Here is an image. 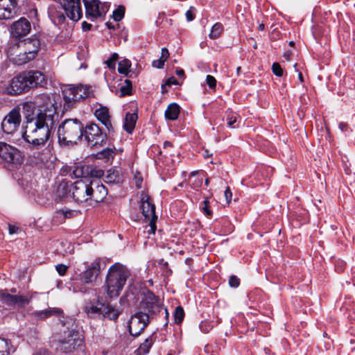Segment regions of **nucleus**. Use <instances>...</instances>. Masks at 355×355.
I'll return each mask as SVG.
<instances>
[{
    "mask_svg": "<svg viewBox=\"0 0 355 355\" xmlns=\"http://www.w3.org/2000/svg\"><path fill=\"white\" fill-rule=\"evenodd\" d=\"M202 179H198L191 184V187L193 189L198 188L202 185Z\"/></svg>",
    "mask_w": 355,
    "mask_h": 355,
    "instance_id": "603ef678",
    "label": "nucleus"
},
{
    "mask_svg": "<svg viewBox=\"0 0 355 355\" xmlns=\"http://www.w3.org/2000/svg\"><path fill=\"white\" fill-rule=\"evenodd\" d=\"M101 259H96L90 263L87 268L80 275V280L85 284H93L101 273Z\"/></svg>",
    "mask_w": 355,
    "mask_h": 355,
    "instance_id": "a211bd4d",
    "label": "nucleus"
},
{
    "mask_svg": "<svg viewBox=\"0 0 355 355\" xmlns=\"http://www.w3.org/2000/svg\"><path fill=\"white\" fill-rule=\"evenodd\" d=\"M0 157L8 163L18 164L22 161L21 153L16 148L0 141Z\"/></svg>",
    "mask_w": 355,
    "mask_h": 355,
    "instance_id": "4468645a",
    "label": "nucleus"
},
{
    "mask_svg": "<svg viewBox=\"0 0 355 355\" xmlns=\"http://www.w3.org/2000/svg\"><path fill=\"white\" fill-rule=\"evenodd\" d=\"M132 83L130 80L125 79L123 85L119 88V92H116L119 96H124L131 94Z\"/></svg>",
    "mask_w": 355,
    "mask_h": 355,
    "instance_id": "473e14b6",
    "label": "nucleus"
},
{
    "mask_svg": "<svg viewBox=\"0 0 355 355\" xmlns=\"http://www.w3.org/2000/svg\"><path fill=\"white\" fill-rule=\"evenodd\" d=\"M49 16L55 25H60L65 21V16L61 10H58L54 7L49 8Z\"/></svg>",
    "mask_w": 355,
    "mask_h": 355,
    "instance_id": "a878e982",
    "label": "nucleus"
},
{
    "mask_svg": "<svg viewBox=\"0 0 355 355\" xmlns=\"http://www.w3.org/2000/svg\"><path fill=\"white\" fill-rule=\"evenodd\" d=\"M96 117L106 127L110 132L112 129L109 110L106 107H101L95 111Z\"/></svg>",
    "mask_w": 355,
    "mask_h": 355,
    "instance_id": "393cba45",
    "label": "nucleus"
},
{
    "mask_svg": "<svg viewBox=\"0 0 355 355\" xmlns=\"http://www.w3.org/2000/svg\"><path fill=\"white\" fill-rule=\"evenodd\" d=\"M83 135H85L88 145L92 148L102 146L107 139L106 134L103 133L101 129L94 123H91L84 128Z\"/></svg>",
    "mask_w": 355,
    "mask_h": 355,
    "instance_id": "6e6552de",
    "label": "nucleus"
},
{
    "mask_svg": "<svg viewBox=\"0 0 355 355\" xmlns=\"http://www.w3.org/2000/svg\"><path fill=\"white\" fill-rule=\"evenodd\" d=\"M240 284L239 279L235 275H231L229 279V284L230 286L236 288Z\"/></svg>",
    "mask_w": 355,
    "mask_h": 355,
    "instance_id": "37998d69",
    "label": "nucleus"
},
{
    "mask_svg": "<svg viewBox=\"0 0 355 355\" xmlns=\"http://www.w3.org/2000/svg\"><path fill=\"white\" fill-rule=\"evenodd\" d=\"M211 155V154H209V153H208V150H205V152L203 153V156H204L205 157H210Z\"/></svg>",
    "mask_w": 355,
    "mask_h": 355,
    "instance_id": "774afa93",
    "label": "nucleus"
},
{
    "mask_svg": "<svg viewBox=\"0 0 355 355\" xmlns=\"http://www.w3.org/2000/svg\"><path fill=\"white\" fill-rule=\"evenodd\" d=\"M137 120V114L136 113H127L125 115L123 128L128 132L132 133Z\"/></svg>",
    "mask_w": 355,
    "mask_h": 355,
    "instance_id": "bb28decb",
    "label": "nucleus"
},
{
    "mask_svg": "<svg viewBox=\"0 0 355 355\" xmlns=\"http://www.w3.org/2000/svg\"><path fill=\"white\" fill-rule=\"evenodd\" d=\"M169 56V53L167 49L163 48L162 49V55L159 58L163 60L164 62L167 60L168 57Z\"/></svg>",
    "mask_w": 355,
    "mask_h": 355,
    "instance_id": "3c124183",
    "label": "nucleus"
},
{
    "mask_svg": "<svg viewBox=\"0 0 355 355\" xmlns=\"http://www.w3.org/2000/svg\"><path fill=\"white\" fill-rule=\"evenodd\" d=\"M73 291L74 292H78V291H80V292H85V288L84 287H80L79 288L78 286L77 285V283L75 282L73 284Z\"/></svg>",
    "mask_w": 355,
    "mask_h": 355,
    "instance_id": "4d7b16f0",
    "label": "nucleus"
},
{
    "mask_svg": "<svg viewBox=\"0 0 355 355\" xmlns=\"http://www.w3.org/2000/svg\"><path fill=\"white\" fill-rule=\"evenodd\" d=\"M118 65V71L121 74L128 76V73L130 72V68L131 67L130 61L128 59H123L119 62Z\"/></svg>",
    "mask_w": 355,
    "mask_h": 355,
    "instance_id": "72a5a7b5",
    "label": "nucleus"
},
{
    "mask_svg": "<svg viewBox=\"0 0 355 355\" xmlns=\"http://www.w3.org/2000/svg\"><path fill=\"white\" fill-rule=\"evenodd\" d=\"M110 58L112 60V61H114V62H116V60H118V58H119V55H118L116 53H114L111 55V57H110Z\"/></svg>",
    "mask_w": 355,
    "mask_h": 355,
    "instance_id": "680f3d73",
    "label": "nucleus"
},
{
    "mask_svg": "<svg viewBox=\"0 0 355 355\" xmlns=\"http://www.w3.org/2000/svg\"><path fill=\"white\" fill-rule=\"evenodd\" d=\"M347 125L346 123H343V122H341V123H340V124H339V128H340V129L342 131L345 130H346V128H347Z\"/></svg>",
    "mask_w": 355,
    "mask_h": 355,
    "instance_id": "e2e57ef3",
    "label": "nucleus"
},
{
    "mask_svg": "<svg viewBox=\"0 0 355 355\" xmlns=\"http://www.w3.org/2000/svg\"><path fill=\"white\" fill-rule=\"evenodd\" d=\"M291 53L290 52H286L284 54V57L285 58L286 60H290V58H291Z\"/></svg>",
    "mask_w": 355,
    "mask_h": 355,
    "instance_id": "69168bd1",
    "label": "nucleus"
},
{
    "mask_svg": "<svg viewBox=\"0 0 355 355\" xmlns=\"http://www.w3.org/2000/svg\"><path fill=\"white\" fill-rule=\"evenodd\" d=\"M201 209H202V211H203L204 214H205L207 216H208V217L211 216L212 211L210 209L209 202L208 198L205 199V200L202 202Z\"/></svg>",
    "mask_w": 355,
    "mask_h": 355,
    "instance_id": "ea45409f",
    "label": "nucleus"
},
{
    "mask_svg": "<svg viewBox=\"0 0 355 355\" xmlns=\"http://www.w3.org/2000/svg\"><path fill=\"white\" fill-rule=\"evenodd\" d=\"M89 178H83L74 183L62 181L58 187V192L62 196H71L75 201L85 202L88 201Z\"/></svg>",
    "mask_w": 355,
    "mask_h": 355,
    "instance_id": "20e7f679",
    "label": "nucleus"
},
{
    "mask_svg": "<svg viewBox=\"0 0 355 355\" xmlns=\"http://www.w3.org/2000/svg\"><path fill=\"white\" fill-rule=\"evenodd\" d=\"M21 121L19 109L14 108L4 117L1 128L6 134H13L19 128Z\"/></svg>",
    "mask_w": 355,
    "mask_h": 355,
    "instance_id": "f8f14e48",
    "label": "nucleus"
},
{
    "mask_svg": "<svg viewBox=\"0 0 355 355\" xmlns=\"http://www.w3.org/2000/svg\"><path fill=\"white\" fill-rule=\"evenodd\" d=\"M206 81L210 88H214L216 87V80L214 76L211 75H207L206 78Z\"/></svg>",
    "mask_w": 355,
    "mask_h": 355,
    "instance_id": "c03bdc74",
    "label": "nucleus"
},
{
    "mask_svg": "<svg viewBox=\"0 0 355 355\" xmlns=\"http://www.w3.org/2000/svg\"><path fill=\"white\" fill-rule=\"evenodd\" d=\"M0 301L9 309L22 308L30 302L28 295H12L8 290L0 291Z\"/></svg>",
    "mask_w": 355,
    "mask_h": 355,
    "instance_id": "9d476101",
    "label": "nucleus"
},
{
    "mask_svg": "<svg viewBox=\"0 0 355 355\" xmlns=\"http://www.w3.org/2000/svg\"><path fill=\"white\" fill-rule=\"evenodd\" d=\"M238 119V115L236 114L232 113H228L227 114L226 121H227V125L228 127L231 128H237V126L234 125V124L236 123Z\"/></svg>",
    "mask_w": 355,
    "mask_h": 355,
    "instance_id": "4c0bfd02",
    "label": "nucleus"
},
{
    "mask_svg": "<svg viewBox=\"0 0 355 355\" xmlns=\"http://www.w3.org/2000/svg\"><path fill=\"white\" fill-rule=\"evenodd\" d=\"M184 317V309L181 306H177L174 312V318L176 324L182 322Z\"/></svg>",
    "mask_w": 355,
    "mask_h": 355,
    "instance_id": "e433bc0d",
    "label": "nucleus"
},
{
    "mask_svg": "<svg viewBox=\"0 0 355 355\" xmlns=\"http://www.w3.org/2000/svg\"><path fill=\"white\" fill-rule=\"evenodd\" d=\"M82 27H83V29L85 31H89L92 28V24H88L87 22L86 21H83V24H82Z\"/></svg>",
    "mask_w": 355,
    "mask_h": 355,
    "instance_id": "13d9d810",
    "label": "nucleus"
},
{
    "mask_svg": "<svg viewBox=\"0 0 355 355\" xmlns=\"http://www.w3.org/2000/svg\"><path fill=\"white\" fill-rule=\"evenodd\" d=\"M110 58L112 60V61H114V62H116V60H118V58H119V55H118L116 53H114L111 55V57H110Z\"/></svg>",
    "mask_w": 355,
    "mask_h": 355,
    "instance_id": "052dcab7",
    "label": "nucleus"
},
{
    "mask_svg": "<svg viewBox=\"0 0 355 355\" xmlns=\"http://www.w3.org/2000/svg\"><path fill=\"white\" fill-rule=\"evenodd\" d=\"M125 13V8L123 6H119L117 9H116L113 12V19L116 21H119L123 17Z\"/></svg>",
    "mask_w": 355,
    "mask_h": 355,
    "instance_id": "58836bf2",
    "label": "nucleus"
},
{
    "mask_svg": "<svg viewBox=\"0 0 355 355\" xmlns=\"http://www.w3.org/2000/svg\"><path fill=\"white\" fill-rule=\"evenodd\" d=\"M162 304L153 292L147 291L144 293L141 302V308L147 311L149 313L156 314L162 309Z\"/></svg>",
    "mask_w": 355,
    "mask_h": 355,
    "instance_id": "6ab92c4d",
    "label": "nucleus"
},
{
    "mask_svg": "<svg viewBox=\"0 0 355 355\" xmlns=\"http://www.w3.org/2000/svg\"><path fill=\"white\" fill-rule=\"evenodd\" d=\"M12 348V345L9 340L0 338V355H10V352L14 351Z\"/></svg>",
    "mask_w": 355,
    "mask_h": 355,
    "instance_id": "2f4dec72",
    "label": "nucleus"
},
{
    "mask_svg": "<svg viewBox=\"0 0 355 355\" xmlns=\"http://www.w3.org/2000/svg\"><path fill=\"white\" fill-rule=\"evenodd\" d=\"M55 268L59 275H64L66 273L68 267L64 264L60 263L58 264L55 266Z\"/></svg>",
    "mask_w": 355,
    "mask_h": 355,
    "instance_id": "a18cd8bd",
    "label": "nucleus"
},
{
    "mask_svg": "<svg viewBox=\"0 0 355 355\" xmlns=\"http://www.w3.org/2000/svg\"><path fill=\"white\" fill-rule=\"evenodd\" d=\"M164 62H165L163 60L159 58L153 62V67L157 69H162L164 67Z\"/></svg>",
    "mask_w": 355,
    "mask_h": 355,
    "instance_id": "de8ad7c7",
    "label": "nucleus"
},
{
    "mask_svg": "<svg viewBox=\"0 0 355 355\" xmlns=\"http://www.w3.org/2000/svg\"><path fill=\"white\" fill-rule=\"evenodd\" d=\"M33 355H48V352L46 350H39L36 352Z\"/></svg>",
    "mask_w": 355,
    "mask_h": 355,
    "instance_id": "bf43d9fd",
    "label": "nucleus"
},
{
    "mask_svg": "<svg viewBox=\"0 0 355 355\" xmlns=\"http://www.w3.org/2000/svg\"><path fill=\"white\" fill-rule=\"evenodd\" d=\"M112 153V151L110 149L106 148V149H104L103 150H102L99 153V156L101 157H109V156L110 155V154Z\"/></svg>",
    "mask_w": 355,
    "mask_h": 355,
    "instance_id": "8fccbe9b",
    "label": "nucleus"
},
{
    "mask_svg": "<svg viewBox=\"0 0 355 355\" xmlns=\"http://www.w3.org/2000/svg\"><path fill=\"white\" fill-rule=\"evenodd\" d=\"M62 94L64 100V107L71 108L74 104L84 98L90 96L92 94L91 87L87 85H66L62 89Z\"/></svg>",
    "mask_w": 355,
    "mask_h": 355,
    "instance_id": "39448f33",
    "label": "nucleus"
},
{
    "mask_svg": "<svg viewBox=\"0 0 355 355\" xmlns=\"http://www.w3.org/2000/svg\"><path fill=\"white\" fill-rule=\"evenodd\" d=\"M105 182L109 184H120L122 182V178L118 171L110 169L107 171Z\"/></svg>",
    "mask_w": 355,
    "mask_h": 355,
    "instance_id": "c756f323",
    "label": "nucleus"
},
{
    "mask_svg": "<svg viewBox=\"0 0 355 355\" xmlns=\"http://www.w3.org/2000/svg\"><path fill=\"white\" fill-rule=\"evenodd\" d=\"M160 268L163 270V274L166 276L170 275L171 274V270L168 268V264L167 262L164 261V259H160L158 262Z\"/></svg>",
    "mask_w": 355,
    "mask_h": 355,
    "instance_id": "a19ab883",
    "label": "nucleus"
},
{
    "mask_svg": "<svg viewBox=\"0 0 355 355\" xmlns=\"http://www.w3.org/2000/svg\"><path fill=\"white\" fill-rule=\"evenodd\" d=\"M176 74L178 76H183L184 75V71L183 69H177L176 71Z\"/></svg>",
    "mask_w": 355,
    "mask_h": 355,
    "instance_id": "0e129e2a",
    "label": "nucleus"
},
{
    "mask_svg": "<svg viewBox=\"0 0 355 355\" xmlns=\"http://www.w3.org/2000/svg\"><path fill=\"white\" fill-rule=\"evenodd\" d=\"M85 4L86 15L91 19H97L102 15H105L108 10V5L106 3H102L98 0H83Z\"/></svg>",
    "mask_w": 355,
    "mask_h": 355,
    "instance_id": "2eb2a0df",
    "label": "nucleus"
},
{
    "mask_svg": "<svg viewBox=\"0 0 355 355\" xmlns=\"http://www.w3.org/2000/svg\"><path fill=\"white\" fill-rule=\"evenodd\" d=\"M272 71L277 76L281 77L283 75V70L278 62H275L272 64Z\"/></svg>",
    "mask_w": 355,
    "mask_h": 355,
    "instance_id": "79ce46f5",
    "label": "nucleus"
},
{
    "mask_svg": "<svg viewBox=\"0 0 355 355\" xmlns=\"http://www.w3.org/2000/svg\"><path fill=\"white\" fill-rule=\"evenodd\" d=\"M165 117L168 120L174 121L180 114V106L176 103H171L165 111Z\"/></svg>",
    "mask_w": 355,
    "mask_h": 355,
    "instance_id": "c85d7f7f",
    "label": "nucleus"
},
{
    "mask_svg": "<svg viewBox=\"0 0 355 355\" xmlns=\"http://www.w3.org/2000/svg\"><path fill=\"white\" fill-rule=\"evenodd\" d=\"M128 276V269L119 263H114L109 268L105 279V287L107 293L110 297L119 295Z\"/></svg>",
    "mask_w": 355,
    "mask_h": 355,
    "instance_id": "f03ea898",
    "label": "nucleus"
},
{
    "mask_svg": "<svg viewBox=\"0 0 355 355\" xmlns=\"http://www.w3.org/2000/svg\"><path fill=\"white\" fill-rule=\"evenodd\" d=\"M10 95L20 94L29 90L24 72L13 77L6 87Z\"/></svg>",
    "mask_w": 355,
    "mask_h": 355,
    "instance_id": "dca6fc26",
    "label": "nucleus"
},
{
    "mask_svg": "<svg viewBox=\"0 0 355 355\" xmlns=\"http://www.w3.org/2000/svg\"><path fill=\"white\" fill-rule=\"evenodd\" d=\"M17 0H0V19H10L17 14Z\"/></svg>",
    "mask_w": 355,
    "mask_h": 355,
    "instance_id": "4be33fe9",
    "label": "nucleus"
},
{
    "mask_svg": "<svg viewBox=\"0 0 355 355\" xmlns=\"http://www.w3.org/2000/svg\"><path fill=\"white\" fill-rule=\"evenodd\" d=\"M60 313H62V311L59 309H50L40 311H35L33 313V315L37 320H44L53 315H59Z\"/></svg>",
    "mask_w": 355,
    "mask_h": 355,
    "instance_id": "cd10ccee",
    "label": "nucleus"
},
{
    "mask_svg": "<svg viewBox=\"0 0 355 355\" xmlns=\"http://www.w3.org/2000/svg\"><path fill=\"white\" fill-rule=\"evenodd\" d=\"M106 26H107V27L109 29H114V25H112V24L111 22H110V21H107V22L106 23Z\"/></svg>",
    "mask_w": 355,
    "mask_h": 355,
    "instance_id": "338daca9",
    "label": "nucleus"
},
{
    "mask_svg": "<svg viewBox=\"0 0 355 355\" xmlns=\"http://www.w3.org/2000/svg\"><path fill=\"white\" fill-rule=\"evenodd\" d=\"M232 193L230 191V189L227 187L225 191V197L227 204H230L232 199Z\"/></svg>",
    "mask_w": 355,
    "mask_h": 355,
    "instance_id": "09e8293b",
    "label": "nucleus"
},
{
    "mask_svg": "<svg viewBox=\"0 0 355 355\" xmlns=\"http://www.w3.org/2000/svg\"><path fill=\"white\" fill-rule=\"evenodd\" d=\"M57 343V350L71 353L83 345V338L78 331L67 329L60 335Z\"/></svg>",
    "mask_w": 355,
    "mask_h": 355,
    "instance_id": "423d86ee",
    "label": "nucleus"
},
{
    "mask_svg": "<svg viewBox=\"0 0 355 355\" xmlns=\"http://www.w3.org/2000/svg\"><path fill=\"white\" fill-rule=\"evenodd\" d=\"M194 10H195V8L193 7H191L190 9L187 11L186 17H187V21H191L193 20V19L195 17L194 12H193Z\"/></svg>",
    "mask_w": 355,
    "mask_h": 355,
    "instance_id": "49530a36",
    "label": "nucleus"
},
{
    "mask_svg": "<svg viewBox=\"0 0 355 355\" xmlns=\"http://www.w3.org/2000/svg\"><path fill=\"white\" fill-rule=\"evenodd\" d=\"M18 229L19 228L17 227L9 225V226H8L9 234H13L16 233L17 232Z\"/></svg>",
    "mask_w": 355,
    "mask_h": 355,
    "instance_id": "6e6d98bb",
    "label": "nucleus"
},
{
    "mask_svg": "<svg viewBox=\"0 0 355 355\" xmlns=\"http://www.w3.org/2000/svg\"><path fill=\"white\" fill-rule=\"evenodd\" d=\"M84 125L77 119H65L58 129V142L60 145H73L83 136Z\"/></svg>",
    "mask_w": 355,
    "mask_h": 355,
    "instance_id": "7ed1b4c3",
    "label": "nucleus"
},
{
    "mask_svg": "<svg viewBox=\"0 0 355 355\" xmlns=\"http://www.w3.org/2000/svg\"><path fill=\"white\" fill-rule=\"evenodd\" d=\"M140 207L144 217V220L148 223V230H147L148 233L154 234L156 230L155 223L157 218L155 214V205L149 201L148 197L145 196L141 199Z\"/></svg>",
    "mask_w": 355,
    "mask_h": 355,
    "instance_id": "1a4fd4ad",
    "label": "nucleus"
},
{
    "mask_svg": "<svg viewBox=\"0 0 355 355\" xmlns=\"http://www.w3.org/2000/svg\"><path fill=\"white\" fill-rule=\"evenodd\" d=\"M31 29V25L28 20L24 17L15 21L10 27L11 35L16 38L28 35Z\"/></svg>",
    "mask_w": 355,
    "mask_h": 355,
    "instance_id": "412c9836",
    "label": "nucleus"
},
{
    "mask_svg": "<svg viewBox=\"0 0 355 355\" xmlns=\"http://www.w3.org/2000/svg\"><path fill=\"white\" fill-rule=\"evenodd\" d=\"M177 84H178V81L174 77H171V78H168L166 82V85H169V86H171L172 85H177Z\"/></svg>",
    "mask_w": 355,
    "mask_h": 355,
    "instance_id": "864d4df0",
    "label": "nucleus"
},
{
    "mask_svg": "<svg viewBox=\"0 0 355 355\" xmlns=\"http://www.w3.org/2000/svg\"><path fill=\"white\" fill-rule=\"evenodd\" d=\"M149 321L147 313L139 311L132 315L129 321V331L132 336H137L144 330Z\"/></svg>",
    "mask_w": 355,
    "mask_h": 355,
    "instance_id": "9b49d317",
    "label": "nucleus"
},
{
    "mask_svg": "<svg viewBox=\"0 0 355 355\" xmlns=\"http://www.w3.org/2000/svg\"><path fill=\"white\" fill-rule=\"evenodd\" d=\"M76 177L83 178H101L104 175V171L98 166L94 165H83L76 167L73 171Z\"/></svg>",
    "mask_w": 355,
    "mask_h": 355,
    "instance_id": "aec40b11",
    "label": "nucleus"
},
{
    "mask_svg": "<svg viewBox=\"0 0 355 355\" xmlns=\"http://www.w3.org/2000/svg\"><path fill=\"white\" fill-rule=\"evenodd\" d=\"M89 198L90 204L103 201L107 195V189L98 179H89Z\"/></svg>",
    "mask_w": 355,
    "mask_h": 355,
    "instance_id": "ddd939ff",
    "label": "nucleus"
},
{
    "mask_svg": "<svg viewBox=\"0 0 355 355\" xmlns=\"http://www.w3.org/2000/svg\"><path fill=\"white\" fill-rule=\"evenodd\" d=\"M60 4L70 19L77 21L81 18L80 0H62Z\"/></svg>",
    "mask_w": 355,
    "mask_h": 355,
    "instance_id": "f3484780",
    "label": "nucleus"
},
{
    "mask_svg": "<svg viewBox=\"0 0 355 355\" xmlns=\"http://www.w3.org/2000/svg\"><path fill=\"white\" fill-rule=\"evenodd\" d=\"M40 44V40L36 37H33L19 44V47L20 50H23L24 52L28 53L29 55V58H33L34 59L37 54Z\"/></svg>",
    "mask_w": 355,
    "mask_h": 355,
    "instance_id": "b1692460",
    "label": "nucleus"
},
{
    "mask_svg": "<svg viewBox=\"0 0 355 355\" xmlns=\"http://www.w3.org/2000/svg\"><path fill=\"white\" fill-rule=\"evenodd\" d=\"M33 60V58H29V55L23 50H20V52L12 58V62L17 65L25 64Z\"/></svg>",
    "mask_w": 355,
    "mask_h": 355,
    "instance_id": "7c9ffc66",
    "label": "nucleus"
},
{
    "mask_svg": "<svg viewBox=\"0 0 355 355\" xmlns=\"http://www.w3.org/2000/svg\"><path fill=\"white\" fill-rule=\"evenodd\" d=\"M86 313L91 317L103 315L109 320H115L121 313V310L110 303L105 304L100 302L90 304L85 307Z\"/></svg>",
    "mask_w": 355,
    "mask_h": 355,
    "instance_id": "0eeeda50",
    "label": "nucleus"
},
{
    "mask_svg": "<svg viewBox=\"0 0 355 355\" xmlns=\"http://www.w3.org/2000/svg\"><path fill=\"white\" fill-rule=\"evenodd\" d=\"M223 31V25L220 23H216L211 28L209 37L212 39H215L222 33Z\"/></svg>",
    "mask_w": 355,
    "mask_h": 355,
    "instance_id": "c9c22d12",
    "label": "nucleus"
},
{
    "mask_svg": "<svg viewBox=\"0 0 355 355\" xmlns=\"http://www.w3.org/2000/svg\"><path fill=\"white\" fill-rule=\"evenodd\" d=\"M42 98L47 101L37 109L31 102L23 103L26 125L22 137L30 147L37 148L33 152V161L35 163L47 164L53 158L51 149L49 146L42 150H38L37 148L44 146L49 139L58 115L55 101L45 95Z\"/></svg>",
    "mask_w": 355,
    "mask_h": 355,
    "instance_id": "f257e3e1",
    "label": "nucleus"
},
{
    "mask_svg": "<svg viewBox=\"0 0 355 355\" xmlns=\"http://www.w3.org/2000/svg\"><path fill=\"white\" fill-rule=\"evenodd\" d=\"M28 89L43 86L45 83L44 75L39 71H30L24 72Z\"/></svg>",
    "mask_w": 355,
    "mask_h": 355,
    "instance_id": "5701e85b",
    "label": "nucleus"
},
{
    "mask_svg": "<svg viewBox=\"0 0 355 355\" xmlns=\"http://www.w3.org/2000/svg\"><path fill=\"white\" fill-rule=\"evenodd\" d=\"M105 64L107 65V67L110 69H114L115 68V62L112 61L110 58H109L107 60L105 61Z\"/></svg>",
    "mask_w": 355,
    "mask_h": 355,
    "instance_id": "5fc2aeb1",
    "label": "nucleus"
},
{
    "mask_svg": "<svg viewBox=\"0 0 355 355\" xmlns=\"http://www.w3.org/2000/svg\"><path fill=\"white\" fill-rule=\"evenodd\" d=\"M153 343V338L150 336L145 340L139 346V350L141 353L147 354Z\"/></svg>",
    "mask_w": 355,
    "mask_h": 355,
    "instance_id": "f704fd0d",
    "label": "nucleus"
}]
</instances>
